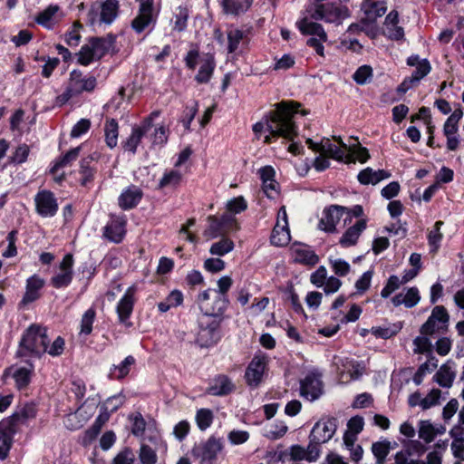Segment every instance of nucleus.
Here are the masks:
<instances>
[{"instance_id":"obj_26","label":"nucleus","mask_w":464,"mask_h":464,"mask_svg":"<svg viewBox=\"0 0 464 464\" xmlns=\"http://www.w3.org/2000/svg\"><path fill=\"white\" fill-rule=\"evenodd\" d=\"M345 207L331 206L325 209L319 222V227L328 233L336 231V226L344 217Z\"/></svg>"},{"instance_id":"obj_19","label":"nucleus","mask_w":464,"mask_h":464,"mask_svg":"<svg viewBox=\"0 0 464 464\" xmlns=\"http://www.w3.org/2000/svg\"><path fill=\"white\" fill-rule=\"evenodd\" d=\"M322 374L313 370L300 382V394L310 401L317 400L323 394Z\"/></svg>"},{"instance_id":"obj_28","label":"nucleus","mask_w":464,"mask_h":464,"mask_svg":"<svg viewBox=\"0 0 464 464\" xmlns=\"http://www.w3.org/2000/svg\"><path fill=\"white\" fill-rule=\"evenodd\" d=\"M236 385L226 374H218L210 382L207 392L213 396H226L233 392Z\"/></svg>"},{"instance_id":"obj_16","label":"nucleus","mask_w":464,"mask_h":464,"mask_svg":"<svg viewBox=\"0 0 464 464\" xmlns=\"http://www.w3.org/2000/svg\"><path fill=\"white\" fill-rule=\"evenodd\" d=\"M69 96H76L84 92H92L97 85V79L92 75H84L81 70L73 69L69 77Z\"/></svg>"},{"instance_id":"obj_33","label":"nucleus","mask_w":464,"mask_h":464,"mask_svg":"<svg viewBox=\"0 0 464 464\" xmlns=\"http://www.w3.org/2000/svg\"><path fill=\"white\" fill-rule=\"evenodd\" d=\"M456 377V364L448 360L433 376V381L442 388H450Z\"/></svg>"},{"instance_id":"obj_23","label":"nucleus","mask_w":464,"mask_h":464,"mask_svg":"<svg viewBox=\"0 0 464 464\" xmlns=\"http://www.w3.org/2000/svg\"><path fill=\"white\" fill-rule=\"evenodd\" d=\"M126 224L125 216L111 215L103 227V237L111 242L121 243L126 234Z\"/></svg>"},{"instance_id":"obj_30","label":"nucleus","mask_w":464,"mask_h":464,"mask_svg":"<svg viewBox=\"0 0 464 464\" xmlns=\"http://www.w3.org/2000/svg\"><path fill=\"white\" fill-rule=\"evenodd\" d=\"M367 227V220L365 218H361L355 221L351 227H349L343 236L339 239V244L343 247H350L355 246L358 242L359 237L362 233Z\"/></svg>"},{"instance_id":"obj_54","label":"nucleus","mask_w":464,"mask_h":464,"mask_svg":"<svg viewBox=\"0 0 464 464\" xmlns=\"http://www.w3.org/2000/svg\"><path fill=\"white\" fill-rule=\"evenodd\" d=\"M287 430L288 427L284 421L276 420L266 426L264 436L271 440H276L284 437Z\"/></svg>"},{"instance_id":"obj_60","label":"nucleus","mask_w":464,"mask_h":464,"mask_svg":"<svg viewBox=\"0 0 464 464\" xmlns=\"http://www.w3.org/2000/svg\"><path fill=\"white\" fill-rule=\"evenodd\" d=\"M442 225V221H437L434 224L433 228L428 234V243L430 246V252H437L440 246V242L443 238V235L440 232Z\"/></svg>"},{"instance_id":"obj_43","label":"nucleus","mask_w":464,"mask_h":464,"mask_svg":"<svg viewBox=\"0 0 464 464\" xmlns=\"http://www.w3.org/2000/svg\"><path fill=\"white\" fill-rule=\"evenodd\" d=\"M82 147L78 146L67 151L65 154L60 156L53 161V165L50 169V172L52 174H56L58 171L63 168L69 167L75 161L81 151Z\"/></svg>"},{"instance_id":"obj_57","label":"nucleus","mask_w":464,"mask_h":464,"mask_svg":"<svg viewBox=\"0 0 464 464\" xmlns=\"http://www.w3.org/2000/svg\"><path fill=\"white\" fill-rule=\"evenodd\" d=\"M391 450V442L389 440H380L372 443V452L376 459L375 464L385 463V459Z\"/></svg>"},{"instance_id":"obj_17","label":"nucleus","mask_w":464,"mask_h":464,"mask_svg":"<svg viewBox=\"0 0 464 464\" xmlns=\"http://www.w3.org/2000/svg\"><path fill=\"white\" fill-rule=\"evenodd\" d=\"M336 431V423L334 419H322L318 420L313 427L309 442L316 448H320L321 444L328 442Z\"/></svg>"},{"instance_id":"obj_7","label":"nucleus","mask_w":464,"mask_h":464,"mask_svg":"<svg viewBox=\"0 0 464 464\" xmlns=\"http://www.w3.org/2000/svg\"><path fill=\"white\" fill-rule=\"evenodd\" d=\"M120 4L118 0H104L92 5L88 12V22L92 26L111 24L117 18Z\"/></svg>"},{"instance_id":"obj_3","label":"nucleus","mask_w":464,"mask_h":464,"mask_svg":"<svg viewBox=\"0 0 464 464\" xmlns=\"http://www.w3.org/2000/svg\"><path fill=\"white\" fill-rule=\"evenodd\" d=\"M49 343L47 329L42 324H32L21 336L16 357L24 361L31 357L40 358L46 353V343Z\"/></svg>"},{"instance_id":"obj_18","label":"nucleus","mask_w":464,"mask_h":464,"mask_svg":"<svg viewBox=\"0 0 464 464\" xmlns=\"http://www.w3.org/2000/svg\"><path fill=\"white\" fill-rule=\"evenodd\" d=\"M291 240L286 208L282 206L277 213L276 223L272 230L270 242L276 246H285Z\"/></svg>"},{"instance_id":"obj_41","label":"nucleus","mask_w":464,"mask_h":464,"mask_svg":"<svg viewBox=\"0 0 464 464\" xmlns=\"http://www.w3.org/2000/svg\"><path fill=\"white\" fill-rule=\"evenodd\" d=\"M136 360L132 355H128L119 364H113L109 372V378L111 380H122L130 372L131 367L135 364Z\"/></svg>"},{"instance_id":"obj_1","label":"nucleus","mask_w":464,"mask_h":464,"mask_svg":"<svg viewBox=\"0 0 464 464\" xmlns=\"http://www.w3.org/2000/svg\"><path fill=\"white\" fill-rule=\"evenodd\" d=\"M349 16L348 9L334 4L315 3L309 5L296 22V26L304 35H309L306 44L313 48L316 54L324 57V44L328 36L324 27L316 21L324 20L326 23L340 24Z\"/></svg>"},{"instance_id":"obj_47","label":"nucleus","mask_w":464,"mask_h":464,"mask_svg":"<svg viewBox=\"0 0 464 464\" xmlns=\"http://www.w3.org/2000/svg\"><path fill=\"white\" fill-rule=\"evenodd\" d=\"M58 10L59 6L57 5H50L44 11L38 14L35 18V22L47 29H52L56 23L55 14Z\"/></svg>"},{"instance_id":"obj_64","label":"nucleus","mask_w":464,"mask_h":464,"mask_svg":"<svg viewBox=\"0 0 464 464\" xmlns=\"http://www.w3.org/2000/svg\"><path fill=\"white\" fill-rule=\"evenodd\" d=\"M139 459L142 464H156L158 460L156 451L146 444L140 445Z\"/></svg>"},{"instance_id":"obj_20","label":"nucleus","mask_w":464,"mask_h":464,"mask_svg":"<svg viewBox=\"0 0 464 464\" xmlns=\"http://www.w3.org/2000/svg\"><path fill=\"white\" fill-rule=\"evenodd\" d=\"M306 144L313 151L325 154L327 157L334 160L344 163L347 160V150L331 143L328 138H324L320 142H315L312 139H307Z\"/></svg>"},{"instance_id":"obj_51","label":"nucleus","mask_w":464,"mask_h":464,"mask_svg":"<svg viewBox=\"0 0 464 464\" xmlns=\"http://www.w3.org/2000/svg\"><path fill=\"white\" fill-rule=\"evenodd\" d=\"M221 5L226 14H238L247 11L251 2L249 0H221Z\"/></svg>"},{"instance_id":"obj_22","label":"nucleus","mask_w":464,"mask_h":464,"mask_svg":"<svg viewBox=\"0 0 464 464\" xmlns=\"http://www.w3.org/2000/svg\"><path fill=\"white\" fill-rule=\"evenodd\" d=\"M73 256L66 254L59 265L60 272L51 278V285L54 288L67 287L73 278Z\"/></svg>"},{"instance_id":"obj_55","label":"nucleus","mask_w":464,"mask_h":464,"mask_svg":"<svg viewBox=\"0 0 464 464\" xmlns=\"http://www.w3.org/2000/svg\"><path fill=\"white\" fill-rule=\"evenodd\" d=\"M128 420L130 423V430L133 436L144 438L146 430V420L140 412H134L129 415Z\"/></svg>"},{"instance_id":"obj_45","label":"nucleus","mask_w":464,"mask_h":464,"mask_svg":"<svg viewBox=\"0 0 464 464\" xmlns=\"http://www.w3.org/2000/svg\"><path fill=\"white\" fill-rule=\"evenodd\" d=\"M183 293L180 290L174 289L167 295L163 301L157 304L158 310L160 313H167L172 308L180 306L183 304Z\"/></svg>"},{"instance_id":"obj_44","label":"nucleus","mask_w":464,"mask_h":464,"mask_svg":"<svg viewBox=\"0 0 464 464\" xmlns=\"http://www.w3.org/2000/svg\"><path fill=\"white\" fill-rule=\"evenodd\" d=\"M443 134L447 140V149L450 151H455L460 143L459 124L446 120L443 124Z\"/></svg>"},{"instance_id":"obj_8","label":"nucleus","mask_w":464,"mask_h":464,"mask_svg":"<svg viewBox=\"0 0 464 464\" xmlns=\"http://www.w3.org/2000/svg\"><path fill=\"white\" fill-rule=\"evenodd\" d=\"M221 322V319L203 315L198 319L196 342L200 347H210L219 341Z\"/></svg>"},{"instance_id":"obj_21","label":"nucleus","mask_w":464,"mask_h":464,"mask_svg":"<svg viewBox=\"0 0 464 464\" xmlns=\"http://www.w3.org/2000/svg\"><path fill=\"white\" fill-rule=\"evenodd\" d=\"M36 213L42 218H52L58 211V202L54 194L47 189L40 190L34 196Z\"/></svg>"},{"instance_id":"obj_14","label":"nucleus","mask_w":464,"mask_h":464,"mask_svg":"<svg viewBox=\"0 0 464 464\" xmlns=\"http://www.w3.org/2000/svg\"><path fill=\"white\" fill-rule=\"evenodd\" d=\"M425 451L426 447L420 440H407L402 443V449L395 454V464H425L421 459Z\"/></svg>"},{"instance_id":"obj_9","label":"nucleus","mask_w":464,"mask_h":464,"mask_svg":"<svg viewBox=\"0 0 464 464\" xmlns=\"http://www.w3.org/2000/svg\"><path fill=\"white\" fill-rule=\"evenodd\" d=\"M159 116V111H152L139 125L132 126L130 134L121 143L124 151H127L131 155L136 154L138 146L140 145L142 138L150 130L153 125V121Z\"/></svg>"},{"instance_id":"obj_12","label":"nucleus","mask_w":464,"mask_h":464,"mask_svg":"<svg viewBox=\"0 0 464 464\" xmlns=\"http://www.w3.org/2000/svg\"><path fill=\"white\" fill-rule=\"evenodd\" d=\"M334 364L339 382L342 383H349L359 380L365 372V366L362 362L349 358L335 357Z\"/></svg>"},{"instance_id":"obj_49","label":"nucleus","mask_w":464,"mask_h":464,"mask_svg":"<svg viewBox=\"0 0 464 464\" xmlns=\"http://www.w3.org/2000/svg\"><path fill=\"white\" fill-rule=\"evenodd\" d=\"M106 145L113 149L118 144L119 124L115 119L107 120L104 125Z\"/></svg>"},{"instance_id":"obj_6","label":"nucleus","mask_w":464,"mask_h":464,"mask_svg":"<svg viewBox=\"0 0 464 464\" xmlns=\"http://www.w3.org/2000/svg\"><path fill=\"white\" fill-rule=\"evenodd\" d=\"M406 63L412 67L413 71L411 76L404 78L397 87V92L405 93L409 90L417 86L431 71V64L426 58H420L418 54H412L407 58Z\"/></svg>"},{"instance_id":"obj_10","label":"nucleus","mask_w":464,"mask_h":464,"mask_svg":"<svg viewBox=\"0 0 464 464\" xmlns=\"http://www.w3.org/2000/svg\"><path fill=\"white\" fill-rule=\"evenodd\" d=\"M222 450V440L211 436L205 442L195 445L191 450V454L198 459L199 464H215L218 455Z\"/></svg>"},{"instance_id":"obj_25","label":"nucleus","mask_w":464,"mask_h":464,"mask_svg":"<svg viewBox=\"0 0 464 464\" xmlns=\"http://www.w3.org/2000/svg\"><path fill=\"white\" fill-rule=\"evenodd\" d=\"M293 261L304 266H314L319 262V256L307 245L295 242L290 247Z\"/></svg>"},{"instance_id":"obj_24","label":"nucleus","mask_w":464,"mask_h":464,"mask_svg":"<svg viewBox=\"0 0 464 464\" xmlns=\"http://www.w3.org/2000/svg\"><path fill=\"white\" fill-rule=\"evenodd\" d=\"M44 285V279L39 275L34 274L28 277L25 283V292L19 303V307L24 308L29 304L38 300Z\"/></svg>"},{"instance_id":"obj_15","label":"nucleus","mask_w":464,"mask_h":464,"mask_svg":"<svg viewBox=\"0 0 464 464\" xmlns=\"http://www.w3.org/2000/svg\"><path fill=\"white\" fill-rule=\"evenodd\" d=\"M269 357L262 351H257L245 372V380L249 386L256 387L262 381L267 367Z\"/></svg>"},{"instance_id":"obj_36","label":"nucleus","mask_w":464,"mask_h":464,"mask_svg":"<svg viewBox=\"0 0 464 464\" xmlns=\"http://www.w3.org/2000/svg\"><path fill=\"white\" fill-rule=\"evenodd\" d=\"M361 9L368 21L374 22L386 13L387 4L383 0H364Z\"/></svg>"},{"instance_id":"obj_27","label":"nucleus","mask_w":464,"mask_h":464,"mask_svg":"<svg viewBox=\"0 0 464 464\" xmlns=\"http://www.w3.org/2000/svg\"><path fill=\"white\" fill-rule=\"evenodd\" d=\"M289 454L293 462L301 460L315 462L320 458L321 449L310 444V442L306 448L299 444H294L289 447Z\"/></svg>"},{"instance_id":"obj_29","label":"nucleus","mask_w":464,"mask_h":464,"mask_svg":"<svg viewBox=\"0 0 464 464\" xmlns=\"http://www.w3.org/2000/svg\"><path fill=\"white\" fill-rule=\"evenodd\" d=\"M143 192L140 188L136 185H130L120 194L118 198L119 207L122 210L134 208L141 200Z\"/></svg>"},{"instance_id":"obj_34","label":"nucleus","mask_w":464,"mask_h":464,"mask_svg":"<svg viewBox=\"0 0 464 464\" xmlns=\"http://www.w3.org/2000/svg\"><path fill=\"white\" fill-rule=\"evenodd\" d=\"M384 33L388 38L400 41L404 38V30L399 25V13L391 11L384 20Z\"/></svg>"},{"instance_id":"obj_62","label":"nucleus","mask_w":464,"mask_h":464,"mask_svg":"<svg viewBox=\"0 0 464 464\" xmlns=\"http://www.w3.org/2000/svg\"><path fill=\"white\" fill-rule=\"evenodd\" d=\"M214 420V415L211 410L202 408L196 413V422L200 430L208 429Z\"/></svg>"},{"instance_id":"obj_2","label":"nucleus","mask_w":464,"mask_h":464,"mask_svg":"<svg viewBox=\"0 0 464 464\" xmlns=\"http://www.w3.org/2000/svg\"><path fill=\"white\" fill-rule=\"evenodd\" d=\"M295 112V110L286 102L280 103L276 111L253 125L256 137H264L265 143H271L279 137L293 140L297 134L293 120Z\"/></svg>"},{"instance_id":"obj_50","label":"nucleus","mask_w":464,"mask_h":464,"mask_svg":"<svg viewBox=\"0 0 464 464\" xmlns=\"http://www.w3.org/2000/svg\"><path fill=\"white\" fill-rule=\"evenodd\" d=\"M370 158L368 150L361 146L359 142L356 144H350L347 149V160L345 163L354 162L358 160L361 163L366 162Z\"/></svg>"},{"instance_id":"obj_61","label":"nucleus","mask_w":464,"mask_h":464,"mask_svg":"<svg viewBox=\"0 0 464 464\" xmlns=\"http://www.w3.org/2000/svg\"><path fill=\"white\" fill-rule=\"evenodd\" d=\"M153 21V14L139 12L138 15L132 21L131 26L136 33L140 34L149 27Z\"/></svg>"},{"instance_id":"obj_38","label":"nucleus","mask_w":464,"mask_h":464,"mask_svg":"<svg viewBox=\"0 0 464 464\" xmlns=\"http://www.w3.org/2000/svg\"><path fill=\"white\" fill-rule=\"evenodd\" d=\"M24 362L27 363L26 366L13 368V378L18 390H23L29 385L34 370V364L28 362V358Z\"/></svg>"},{"instance_id":"obj_42","label":"nucleus","mask_w":464,"mask_h":464,"mask_svg":"<svg viewBox=\"0 0 464 464\" xmlns=\"http://www.w3.org/2000/svg\"><path fill=\"white\" fill-rule=\"evenodd\" d=\"M216 63L214 57L212 55H206L200 62V66L195 76V81L198 83H208L213 75Z\"/></svg>"},{"instance_id":"obj_63","label":"nucleus","mask_w":464,"mask_h":464,"mask_svg":"<svg viewBox=\"0 0 464 464\" xmlns=\"http://www.w3.org/2000/svg\"><path fill=\"white\" fill-rule=\"evenodd\" d=\"M372 69L369 65L360 66L353 75V81L360 85H364L371 81Z\"/></svg>"},{"instance_id":"obj_13","label":"nucleus","mask_w":464,"mask_h":464,"mask_svg":"<svg viewBox=\"0 0 464 464\" xmlns=\"http://www.w3.org/2000/svg\"><path fill=\"white\" fill-rule=\"evenodd\" d=\"M139 287L136 284L130 285L120 298L116 304V314L120 324L126 327H130L132 323L130 318L132 314L135 303L137 301V293Z\"/></svg>"},{"instance_id":"obj_56","label":"nucleus","mask_w":464,"mask_h":464,"mask_svg":"<svg viewBox=\"0 0 464 464\" xmlns=\"http://www.w3.org/2000/svg\"><path fill=\"white\" fill-rule=\"evenodd\" d=\"M430 335L421 334L415 337L412 341V351L415 354H430L432 352V343Z\"/></svg>"},{"instance_id":"obj_52","label":"nucleus","mask_w":464,"mask_h":464,"mask_svg":"<svg viewBox=\"0 0 464 464\" xmlns=\"http://www.w3.org/2000/svg\"><path fill=\"white\" fill-rule=\"evenodd\" d=\"M93 160L92 157H87L80 161L79 173L81 175L80 183L82 186H87L94 179L96 172L95 169L91 166Z\"/></svg>"},{"instance_id":"obj_53","label":"nucleus","mask_w":464,"mask_h":464,"mask_svg":"<svg viewBox=\"0 0 464 464\" xmlns=\"http://www.w3.org/2000/svg\"><path fill=\"white\" fill-rule=\"evenodd\" d=\"M234 247L235 244L230 238L222 237L219 240L212 243L209 253L212 256H223L232 252Z\"/></svg>"},{"instance_id":"obj_37","label":"nucleus","mask_w":464,"mask_h":464,"mask_svg":"<svg viewBox=\"0 0 464 464\" xmlns=\"http://www.w3.org/2000/svg\"><path fill=\"white\" fill-rule=\"evenodd\" d=\"M420 300V291L416 286L408 288L404 293H400L392 298L394 306L403 304L407 308L416 306Z\"/></svg>"},{"instance_id":"obj_35","label":"nucleus","mask_w":464,"mask_h":464,"mask_svg":"<svg viewBox=\"0 0 464 464\" xmlns=\"http://www.w3.org/2000/svg\"><path fill=\"white\" fill-rule=\"evenodd\" d=\"M36 415V408L33 403H26L18 408L10 417L4 420L8 421L9 426L15 430V427L25 423L28 420L34 418Z\"/></svg>"},{"instance_id":"obj_39","label":"nucleus","mask_w":464,"mask_h":464,"mask_svg":"<svg viewBox=\"0 0 464 464\" xmlns=\"http://www.w3.org/2000/svg\"><path fill=\"white\" fill-rule=\"evenodd\" d=\"M14 431L15 430L9 426L8 421H0V460L7 458Z\"/></svg>"},{"instance_id":"obj_59","label":"nucleus","mask_w":464,"mask_h":464,"mask_svg":"<svg viewBox=\"0 0 464 464\" xmlns=\"http://www.w3.org/2000/svg\"><path fill=\"white\" fill-rule=\"evenodd\" d=\"M181 173L177 169L166 171L159 182V188H176L181 181Z\"/></svg>"},{"instance_id":"obj_4","label":"nucleus","mask_w":464,"mask_h":464,"mask_svg":"<svg viewBox=\"0 0 464 464\" xmlns=\"http://www.w3.org/2000/svg\"><path fill=\"white\" fill-rule=\"evenodd\" d=\"M196 302L202 312L203 316L221 320H223V314L229 303L227 296L212 293L211 288H208L198 293Z\"/></svg>"},{"instance_id":"obj_58","label":"nucleus","mask_w":464,"mask_h":464,"mask_svg":"<svg viewBox=\"0 0 464 464\" xmlns=\"http://www.w3.org/2000/svg\"><path fill=\"white\" fill-rule=\"evenodd\" d=\"M95 317L96 311L93 307H90L84 312L80 323V334L87 336L92 334Z\"/></svg>"},{"instance_id":"obj_46","label":"nucleus","mask_w":464,"mask_h":464,"mask_svg":"<svg viewBox=\"0 0 464 464\" xmlns=\"http://www.w3.org/2000/svg\"><path fill=\"white\" fill-rule=\"evenodd\" d=\"M402 323L398 322L382 326H373L369 331L376 338L390 339L402 329Z\"/></svg>"},{"instance_id":"obj_32","label":"nucleus","mask_w":464,"mask_h":464,"mask_svg":"<svg viewBox=\"0 0 464 464\" xmlns=\"http://www.w3.org/2000/svg\"><path fill=\"white\" fill-rule=\"evenodd\" d=\"M227 51L229 53H240L249 42L248 32L232 28L227 31Z\"/></svg>"},{"instance_id":"obj_5","label":"nucleus","mask_w":464,"mask_h":464,"mask_svg":"<svg viewBox=\"0 0 464 464\" xmlns=\"http://www.w3.org/2000/svg\"><path fill=\"white\" fill-rule=\"evenodd\" d=\"M113 42L103 37H92L76 53L77 63L88 66L92 63L101 60L112 47Z\"/></svg>"},{"instance_id":"obj_48","label":"nucleus","mask_w":464,"mask_h":464,"mask_svg":"<svg viewBox=\"0 0 464 464\" xmlns=\"http://www.w3.org/2000/svg\"><path fill=\"white\" fill-rule=\"evenodd\" d=\"M438 367V360L430 356L425 362L421 363L413 375L412 381L416 385H420L425 376L432 372Z\"/></svg>"},{"instance_id":"obj_40","label":"nucleus","mask_w":464,"mask_h":464,"mask_svg":"<svg viewBox=\"0 0 464 464\" xmlns=\"http://www.w3.org/2000/svg\"><path fill=\"white\" fill-rule=\"evenodd\" d=\"M390 177L391 173L386 170H373L372 168H366L359 172L357 179L358 181L362 185H376L382 180L389 179Z\"/></svg>"},{"instance_id":"obj_11","label":"nucleus","mask_w":464,"mask_h":464,"mask_svg":"<svg viewBox=\"0 0 464 464\" xmlns=\"http://www.w3.org/2000/svg\"><path fill=\"white\" fill-rule=\"evenodd\" d=\"M450 315L442 305H436L427 321L420 326V333L426 335L443 334L448 330Z\"/></svg>"},{"instance_id":"obj_31","label":"nucleus","mask_w":464,"mask_h":464,"mask_svg":"<svg viewBox=\"0 0 464 464\" xmlns=\"http://www.w3.org/2000/svg\"><path fill=\"white\" fill-rule=\"evenodd\" d=\"M446 432V428L442 424H434L429 420H420L418 423L419 439L429 444L434 440L438 435Z\"/></svg>"}]
</instances>
